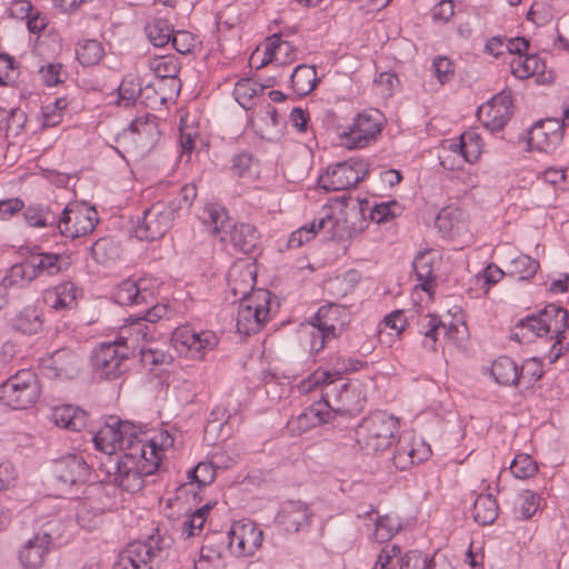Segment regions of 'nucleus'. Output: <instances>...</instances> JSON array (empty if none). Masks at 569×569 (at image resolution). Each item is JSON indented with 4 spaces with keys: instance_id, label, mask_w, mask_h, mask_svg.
<instances>
[{
    "instance_id": "obj_1",
    "label": "nucleus",
    "mask_w": 569,
    "mask_h": 569,
    "mask_svg": "<svg viewBox=\"0 0 569 569\" xmlns=\"http://www.w3.org/2000/svg\"><path fill=\"white\" fill-rule=\"evenodd\" d=\"M173 446V438L167 430H160L146 441H136L129 451L122 453L109 472L111 482L122 493L134 496L144 487V478L154 473L166 452Z\"/></svg>"
},
{
    "instance_id": "obj_2",
    "label": "nucleus",
    "mask_w": 569,
    "mask_h": 569,
    "mask_svg": "<svg viewBox=\"0 0 569 569\" xmlns=\"http://www.w3.org/2000/svg\"><path fill=\"white\" fill-rule=\"evenodd\" d=\"M197 197L196 187L186 184L179 197L166 201L152 203L142 213L134 227V234L141 240H157L162 238L171 228L176 213L179 210L189 209Z\"/></svg>"
},
{
    "instance_id": "obj_3",
    "label": "nucleus",
    "mask_w": 569,
    "mask_h": 569,
    "mask_svg": "<svg viewBox=\"0 0 569 569\" xmlns=\"http://www.w3.org/2000/svg\"><path fill=\"white\" fill-rule=\"evenodd\" d=\"M568 312L556 305H549L536 315L520 320L516 327L515 336L531 340L532 338L547 337L556 342L569 339Z\"/></svg>"
},
{
    "instance_id": "obj_4",
    "label": "nucleus",
    "mask_w": 569,
    "mask_h": 569,
    "mask_svg": "<svg viewBox=\"0 0 569 569\" xmlns=\"http://www.w3.org/2000/svg\"><path fill=\"white\" fill-rule=\"evenodd\" d=\"M400 422L386 412H373L362 419L357 428V441L367 453H379L389 449L398 438Z\"/></svg>"
},
{
    "instance_id": "obj_5",
    "label": "nucleus",
    "mask_w": 569,
    "mask_h": 569,
    "mask_svg": "<svg viewBox=\"0 0 569 569\" xmlns=\"http://www.w3.org/2000/svg\"><path fill=\"white\" fill-rule=\"evenodd\" d=\"M383 121V114L379 110H363L352 119L349 126L337 128V142L348 150L363 149L377 140Z\"/></svg>"
},
{
    "instance_id": "obj_6",
    "label": "nucleus",
    "mask_w": 569,
    "mask_h": 569,
    "mask_svg": "<svg viewBox=\"0 0 569 569\" xmlns=\"http://www.w3.org/2000/svg\"><path fill=\"white\" fill-rule=\"evenodd\" d=\"M170 343L178 357L189 361H203L218 347L219 337L212 330L183 325L172 331Z\"/></svg>"
},
{
    "instance_id": "obj_7",
    "label": "nucleus",
    "mask_w": 569,
    "mask_h": 569,
    "mask_svg": "<svg viewBox=\"0 0 569 569\" xmlns=\"http://www.w3.org/2000/svg\"><path fill=\"white\" fill-rule=\"evenodd\" d=\"M271 293L266 289H257L246 298H241L237 312V330L250 336L259 332L270 320Z\"/></svg>"
},
{
    "instance_id": "obj_8",
    "label": "nucleus",
    "mask_w": 569,
    "mask_h": 569,
    "mask_svg": "<svg viewBox=\"0 0 569 569\" xmlns=\"http://www.w3.org/2000/svg\"><path fill=\"white\" fill-rule=\"evenodd\" d=\"M39 396L38 378L31 370H20L0 386V400L16 410L31 407Z\"/></svg>"
},
{
    "instance_id": "obj_9",
    "label": "nucleus",
    "mask_w": 569,
    "mask_h": 569,
    "mask_svg": "<svg viewBox=\"0 0 569 569\" xmlns=\"http://www.w3.org/2000/svg\"><path fill=\"white\" fill-rule=\"evenodd\" d=\"M138 436L137 428L128 421H121L116 417L109 420L94 433L93 442L97 450L112 456L118 451H129V446L136 441H146Z\"/></svg>"
},
{
    "instance_id": "obj_10",
    "label": "nucleus",
    "mask_w": 569,
    "mask_h": 569,
    "mask_svg": "<svg viewBox=\"0 0 569 569\" xmlns=\"http://www.w3.org/2000/svg\"><path fill=\"white\" fill-rule=\"evenodd\" d=\"M339 417L356 416L360 413L367 402L366 385L352 379L346 382H333L325 393Z\"/></svg>"
},
{
    "instance_id": "obj_11",
    "label": "nucleus",
    "mask_w": 569,
    "mask_h": 569,
    "mask_svg": "<svg viewBox=\"0 0 569 569\" xmlns=\"http://www.w3.org/2000/svg\"><path fill=\"white\" fill-rule=\"evenodd\" d=\"M227 537L231 555L236 558H248L261 548L263 531L251 520H239L231 523Z\"/></svg>"
},
{
    "instance_id": "obj_12",
    "label": "nucleus",
    "mask_w": 569,
    "mask_h": 569,
    "mask_svg": "<svg viewBox=\"0 0 569 569\" xmlns=\"http://www.w3.org/2000/svg\"><path fill=\"white\" fill-rule=\"evenodd\" d=\"M368 173V164L361 159H349L323 172L318 184L326 191H339L355 187Z\"/></svg>"
},
{
    "instance_id": "obj_13",
    "label": "nucleus",
    "mask_w": 569,
    "mask_h": 569,
    "mask_svg": "<svg viewBox=\"0 0 569 569\" xmlns=\"http://www.w3.org/2000/svg\"><path fill=\"white\" fill-rule=\"evenodd\" d=\"M129 352L117 340L102 342L92 353V367L94 375L100 379H117L124 371V361Z\"/></svg>"
},
{
    "instance_id": "obj_14",
    "label": "nucleus",
    "mask_w": 569,
    "mask_h": 569,
    "mask_svg": "<svg viewBox=\"0 0 569 569\" xmlns=\"http://www.w3.org/2000/svg\"><path fill=\"white\" fill-rule=\"evenodd\" d=\"M436 228L442 238L458 243H468L472 239L470 216L457 204L443 207L436 217Z\"/></svg>"
},
{
    "instance_id": "obj_15",
    "label": "nucleus",
    "mask_w": 569,
    "mask_h": 569,
    "mask_svg": "<svg viewBox=\"0 0 569 569\" xmlns=\"http://www.w3.org/2000/svg\"><path fill=\"white\" fill-rule=\"evenodd\" d=\"M98 222V213L94 208L87 204H68L59 220L58 228L67 238H79L93 231Z\"/></svg>"
},
{
    "instance_id": "obj_16",
    "label": "nucleus",
    "mask_w": 569,
    "mask_h": 569,
    "mask_svg": "<svg viewBox=\"0 0 569 569\" xmlns=\"http://www.w3.org/2000/svg\"><path fill=\"white\" fill-rule=\"evenodd\" d=\"M124 136L131 141L139 153H147L152 150L160 140V121L158 117L149 112L138 114L131 120L124 131Z\"/></svg>"
},
{
    "instance_id": "obj_17",
    "label": "nucleus",
    "mask_w": 569,
    "mask_h": 569,
    "mask_svg": "<svg viewBox=\"0 0 569 569\" xmlns=\"http://www.w3.org/2000/svg\"><path fill=\"white\" fill-rule=\"evenodd\" d=\"M53 475L66 490L84 485L91 475V469L80 455H67L53 463Z\"/></svg>"
},
{
    "instance_id": "obj_18",
    "label": "nucleus",
    "mask_w": 569,
    "mask_h": 569,
    "mask_svg": "<svg viewBox=\"0 0 569 569\" xmlns=\"http://www.w3.org/2000/svg\"><path fill=\"white\" fill-rule=\"evenodd\" d=\"M52 537L47 531H38L20 547L18 559L24 569L41 568L52 549Z\"/></svg>"
},
{
    "instance_id": "obj_19",
    "label": "nucleus",
    "mask_w": 569,
    "mask_h": 569,
    "mask_svg": "<svg viewBox=\"0 0 569 569\" xmlns=\"http://www.w3.org/2000/svg\"><path fill=\"white\" fill-rule=\"evenodd\" d=\"M562 140V127L556 119L536 122L528 132V146L531 150L550 152Z\"/></svg>"
},
{
    "instance_id": "obj_20",
    "label": "nucleus",
    "mask_w": 569,
    "mask_h": 569,
    "mask_svg": "<svg viewBox=\"0 0 569 569\" xmlns=\"http://www.w3.org/2000/svg\"><path fill=\"white\" fill-rule=\"evenodd\" d=\"M512 100L510 93L500 92L479 109V116L491 131L501 130L511 116Z\"/></svg>"
},
{
    "instance_id": "obj_21",
    "label": "nucleus",
    "mask_w": 569,
    "mask_h": 569,
    "mask_svg": "<svg viewBox=\"0 0 569 569\" xmlns=\"http://www.w3.org/2000/svg\"><path fill=\"white\" fill-rule=\"evenodd\" d=\"M350 320L348 310L339 305H326L319 308L316 315L317 335H325V337L336 338L345 330Z\"/></svg>"
},
{
    "instance_id": "obj_22",
    "label": "nucleus",
    "mask_w": 569,
    "mask_h": 569,
    "mask_svg": "<svg viewBox=\"0 0 569 569\" xmlns=\"http://www.w3.org/2000/svg\"><path fill=\"white\" fill-rule=\"evenodd\" d=\"M431 449L422 439L405 436L400 439L393 455V463L400 470H406L416 463L427 460Z\"/></svg>"
},
{
    "instance_id": "obj_23",
    "label": "nucleus",
    "mask_w": 569,
    "mask_h": 569,
    "mask_svg": "<svg viewBox=\"0 0 569 569\" xmlns=\"http://www.w3.org/2000/svg\"><path fill=\"white\" fill-rule=\"evenodd\" d=\"M257 268L253 261L240 259L228 273V286L234 297L246 298L252 293L256 284Z\"/></svg>"
},
{
    "instance_id": "obj_24",
    "label": "nucleus",
    "mask_w": 569,
    "mask_h": 569,
    "mask_svg": "<svg viewBox=\"0 0 569 569\" xmlns=\"http://www.w3.org/2000/svg\"><path fill=\"white\" fill-rule=\"evenodd\" d=\"M79 357L68 349L57 350L49 359L43 360L42 369L49 378L70 379L79 370Z\"/></svg>"
},
{
    "instance_id": "obj_25",
    "label": "nucleus",
    "mask_w": 569,
    "mask_h": 569,
    "mask_svg": "<svg viewBox=\"0 0 569 569\" xmlns=\"http://www.w3.org/2000/svg\"><path fill=\"white\" fill-rule=\"evenodd\" d=\"M259 232L254 226L249 223H232L228 230H223L220 241L230 243L241 252L251 253L259 242Z\"/></svg>"
},
{
    "instance_id": "obj_26",
    "label": "nucleus",
    "mask_w": 569,
    "mask_h": 569,
    "mask_svg": "<svg viewBox=\"0 0 569 569\" xmlns=\"http://www.w3.org/2000/svg\"><path fill=\"white\" fill-rule=\"evenodd\" d=\"M152 327L143 321V318H129L120 327L119 336L116 339L122 347L128 348V352L140 349L141 342L152 340Z\"/></svg>"
},
{
    "instance_id": "obj_27",
    "label": "nucleus",
    "mask_w": 569,
    "mask_h": 569,
    "mask_svg": "<svg viewBox=\"0 0 569 569\" xmlns=\"http://www.w3.org/2000/svg\"><path fill=\"white\" fill-rule=\"evenodd\" d=\"M298 51L289 41L282 40L280 34H272L266 39L263 43V58L260 66L276 63L278 66H287L297 59Z\"/></svg>"
},
{
    "instance_id": "obj_28",
    "label": "nucleus",
    "mask_w": 569,
    "mask_h": 569,
    "mask_svg": "<svg viewBox=\"0 0 569 569\" xmlns=\"http://www.w3.org/2000/svg\"><path fill=\"white\" fill-rule=\"evenodd\" d=\"M152 548L146 542L129 543L119 555L113 569H151Z\"/></svg>"
},
{
    "instance_id": "obj_29",
    "label": "nucleus",
    "mask_w": 569,
    "mask_h": 569,
    "mask_svg": "<svg viewBox=\"0 0 569 569\" xmlns=\"http://www.w3.org/2000/svg\"><path fill=\"white\" fill-rule=\"evenodd\" d=\"M440 261L438 251L429 249L420 251L413 261L415 273L418 280V286L429 296L432 295L435 287V269Z\"/></svg>"
},
{
    "instance_id": "obj_30",
    "label": "nucleus",
    "mask_w": 569,
    "mask_h": 569,
    "mask_svg": "<svg viewBox=\"0 0 569 569\" xmlns=\"http://www.w3.org/2000/svg\"><path fill=\"white\" fill-rule=\"evenodd\" d=\"M446 148L459 154L465 162L476 163L483 151V141L476 130L470 129L461 133L459 139L448 141Z\"/></svg>"
},
{
    "instance_id": "obj_31",
    "label": "nucleus",
    "mask_w": 569,
    "mask_h": 569,
    "mask_svg": "<svg viewBox=\"0 0 569 569\" xmlns=\"http://www.w3.org/2000/svg\"><path fill=\"white\" fill-rule=\"evenodd\" d=\"M278 520L284 530L297 532L310 525L311 512L306 503L289 501L282 506Z\"/></svg>"
},
{
    "instance_id": "obj_32",
    "label": "nucleus",
    "mask_w": 569,
    "mask_h": 569,
    "mask_svg": "<svg viewBox=\"0 0 569 569\" xmlns=\"http://www.w3.org/2000/svg\"><path fill=\"white\" fill-rule=\"evenodd\" d=\"M50 420L57 427L69 431H81L86 428L87 412L72 405H60L51 409Z\"/></svg>"
},
{
    "instance_id": "obj_33",
    "label": "nucleus",
    "mask_w": 569,
    "mask_h": 569,
    "mask_svg": "<svg viewBox=\"0 0 569 569\" xmlns=\"http://www.w3.org/2000/svg\"><path fill=\"white\" fill-rule=\"evenodd\" d=\"M43 301L56 311L70 310L77 305V288L70 281L61 282L43 291Z\"/></svg>"
},
{
    "instance_id": "obj_34",
    "label": "nucleus",
    "mask_w": 569,
    "mask_h": 569,
    "mask_svg": "<svg viewBox=\"0 0 569 569\" xmlns=\"http://www.w3.org/2000/svg\"><path fill=\"white\" fill-rule=\"evenodd\" d=\"M511 73L519 79L541 74L545 62L537 54H516L508 61Z\"/></svg>"
},
{
    "instance_id": "obj_35",
    "label": "nucleus",
    "mask_w": 569,
    "mask_h": 569,
    "mask_svg": "<svg viewBox=\"0 0 569 569\" xmlns=\"http://www.w3.org/2000/svg\"><path fill=\"white\" fill-rule=\"evenodd\" d=\"M214 478L216 470L213 465L209 462H199L192 470L189 471V482L180 487V493H193L194 499L200 501L201 499L198 498V493L194 492V489L210 485Z\"/></svg>"
},
{
    "instance_id": "obj_36",
    "label": "nucleus",
    "mask_w": 569,
    "mask_h": 569,
    "mask_svg": "<svg viewBox=\"0 0 569 569\" xmlns=\"http://www.w3.org/2000/svg\"><path fill=\"white\" fill-rule=\"evenodd\" d=\"M336 381V375L331 370L319 368L302 379L297 387L300 393L307 395L319 391L321 397H325V393Z\"/></svg>"
},
{
    "instance_id": "obj_37",
    "label": "nucleus",
    "mask_w": 569,
    "mask_h": 569,
    "mask_svg": "<svg viewBox=\"0 0 569 569\" xmlns=\"http://www.w3.org/2000/svg\"><path fill=\"white\" fill-rule=\"evenodd\" d=\"M361 276L356 270H348L342 274L330 278L326 281L325 288L333 298H343L356 289Z\"/></svg>"
},
{
    "instance_id": "obj_38",
    "label": "nucleus",
    "mask_w": 569,
    "mask_h": 569,
    "mask_svg": "<svg viewBox=\"0 0 569 569\" xmlns=\"http://www.w3.org/2000/svg\"><path fill=\"white\" fill-rule=\"evenodd\" d=\"M317 231L322 232L326 238L341 237L345 229V221L341 219V210L336 208L323 209L319 218L313 219Z\"/></svg>"
},
{
    "instance_id": "obj_39",
    "label": "nucleus",
    "mask_w": 569,
    "mask_h": 569,
    "mask_svg": "<svg viewBox=\"0 0 569 569\" xmlns=\"http://www.w3.org/2000/svg\"><path fill=\"white\" fill-rule=\"evenodd\" d=\"M498 503L491 493L479 495L472 508V517L479 525H491L498 517Z\"/></svg>"
},
{
    "instance_id": "obj_40",
    "label": "nucleus",
    "mask_w": 569,
    "mask_h": 569,
    "mask_svg": "<svg viewBox=\"0 0 569 569\" xmlns=\"http://www.w3.org/2000/svg\"><path fill=\"white\" fill-rule=\"evenodd\" d=\"M491 376L503 386H515L519 382V368L509 357H499L491 365Z\"/></svg>"
},
{
    "instance_id": "obj_41",
    "label": "nucleus",
    "mask_w": 569,
    "mask_h": 569,
    "mask_svg": "<svg viewBox=\"0 0 569 569\" xmlns=\"http://www.w3.org/2000/svg\"><path fill=\"white\" fill-rule=\"evenodd\" d=\"M292 89L299 96L310 93L317 83V71L315 67L301 64L298 66L291 74Z\"/></svg>"
},
{
    "instance_id": "obj_42",
    "label": "nucleus",
    "mask_w": 569,
    "mask_h": 569,
    "mask_svg": "<svg viewBox=\"0 0 569 569\" xmlns=\"http://www.w3.org/2000/svg\"><path fill=\"white\" fill-rule=\"evenodd\" d=\"M36 278V271L32 263L30 262V259L28 258L23 262L12 266L2 279V282L7 286V288L24 287Z\"/></svg>"
},
{
    "instance_id": "obj_43",
    "label": "nucleus",
    "mask_w": 569,
    "mask_h": 569,
    "mask_svg": "<svg viewBox=\"0 0 569 569\" xmlns=\"http://www.w3.org/2000/svg\"><path fill=\"white\" fill-rule=\"evenodd\" d=\"M103 56L104 48L102 43L97 40L86 39L79 41L76 47V57L84 67L99 63Z\"/></svg>"
},
{
    "instance_id": "obj_44",
    "label": "nucleus",
    "mask_w": 569,
    "mask_h": 569,
    "mask_svg": "<svg viewBox=\"0 0 569 569\" xmlns=\"http://www.w3.org/2000/svg\"><path fill=\"white\" fill-rule=\"evenodd\" d=\"M13 327L23 333H37L42 327L40 311L34 306H27L13 319Z\"/></svg>"
},
{
    "instance_id": "obj_45",
    "label": "nucleus",
    "mask_w": 569,
    "mask_h": 569,
    "mask_svg": "<svg viewBox=\"0 0 569 569\" xmlns=\"http://www.w3.org/2000/svg\"><path fill=\"white\" fill-rule=\"evenodd\" d=\"M402 528L401 520L397 516L386 515L377 517L375 520V530L372 539L378 542H385L395 537Z\"/></svg>"
},
{
    "instance_id": "obj_46",
    "label": "nucleus",
    "mask_w": 569,
    "mask_h": 569,
    "mask_svg": "<svg viewBox=\"0 0 569 569\" xmlns=\"http://www.w3.org/2000/svg\"><path fill=\"white\" fill-rule=\"evenodd\" d=\"M212 503L208 502L190 515H187L182 522L181 535L186 538L199 535L203 529L207 516L212 509Z\"/></svg>"
},
{
    "instance_id": "obj_47",
    "label": "nucleus",
    "mask_w": 569,
    "mask_h": 569,
    "mask_svg": "<svg viewBox=\"0 0 569 569\" xmlns=\"http://www.w3.org/2000/svg\"><path fill=\"white\" fill-rule=\"evenodd\" d=\"M539 263L537 260L528 254H519L510 261L508 272L519 280H528L537 273Z\"/></svg>"
},
{
    "instance_id": "obj_48",
    "label": "nucleus",
    "mask_w": 569,
    "mask_h": 569,
    "mask_svg": "<svg viewBox=\"0 0 569 569\" xmlns=\"http://www.w3.org/2000/svg\"><path fill=\"white\" fill-rule=\"evenodd\" d=\"M263 88L251 79H241L234 84L233 96L238 103L244 108L250 109L254 97L262 92Z\"/></svg>"
},
{
    "instance_id": "obj_49",
    "label": "nucleus",
    "mask_w": 569,
    "mask_h": 569,
    "mask_svg": "<svg viewBox=\"0 0 569 569\" xmlns=\"http://www.w3.org/2000/svg\"><path fill=\"white\" fill-rule=\"evenodd\" d=\"M540 496L533 491L526 490L519 493L516 502V513L523 520L532 518L540 509Z\"/></svg>"
},
{
    "instance_id": "obj_50",
    "label": "nucleus",
    "mask_w": 569,
    "mask_h": 569,
    "mask_svg": "<svg viewBox=\"0 0 569 569\" xmlns=\"http://www.w3.org/2000/svg\"><path fill=\"white\" fill-rule=\"evenodd\" d=\"M420 332L423 335V346L429 350H436L439 330L442 321L435 315H427L420 320Z\"/></svg>"
},
{
    "instance_id": "obj_51",
    "label": "nucleus",
    "mask_w": 569,
    "mask_h": 569,
    "mask_svg": "<svg viewBox=\"0 0 569 569\" xmlns=\"http://www.w3.org/2000/svg\"><path fill=\"white\" fill-rule=\"evenodd\" d=\"M232 172L247 181H254L259 178V163L250 154L234 157Z\"/></svg>"
},
{
    "instance_id": "obj_52",
    "label": "nucleus",
    "mask_w": 569,
    "mask_h": 569,
    "mask_svg": "<svg viewBox=\"0 0 569 569\" xmlns=\"http://www.w3.org/2000/svg\"><path fill=\"white\" fill-rule=\"evenodd\" d=\"M171 24L162 19H157L147 26V34L154 47H164L172 38Z\"/></svg>"
},
{
    "instance_id": "obj_53",
    "label": "nucleus",
    "mask_w": 569,
    "mask_h": 569,
    "mask_svg": "<svg viewBox=\"0 0 569 569\" xmlns=\"http://www.w3.org/2000/svg\"><path fill=\"white\" fill-rule=\"evenodd\" d=\"M150 69L161 79H174L179 72V66L174 57L163 56L150 60Z\"/></svg>"
},
{
    "instance_id": "obj_54",
    "label": "nucleus",
    "mask_w": 569,
    "mask_h": 569,
    "mask_svg": "<svg viewBox=\"0 0 569 569\" xmlns=\"http://www.w3.org/2000/svg\"><path fill=\"white\" fill-rule=\"evenodd\" d=\"M317 426L333 422L339 415L337 413L333 406L327 397H321L318 401H315L309 408Z\"/></svg>"
},
{
    "instance_id": "obj_55",
    "label": "nucleus",
    "mask_w": 569,
    "mask_h": 569,
    "mask_svg": "<svg viewBox=\"0 0 569 569\" xmlns=\"http://www.w3.org/2000/svg\"><path fill=\"white\" fill-rule=\"evenodd\" d=\"M510 470L516 478L528 479L537 473L538 465L531 456L519 453L510 463Z\"/></svg>"
},
{
    "instance_id": "obj_56",
    "label": "nucleus",
    "mask_w": 569,
    "mask_h": 569,
    "mask_svg": "<svg viewBox=\"0 0 569 569\" xmlns=\"http://www.w3.org/2000/svg\"><path fill=\"white\" fill-rule=\"evenodd\" d=\"M66 98H57L42 107V126L54 127L62 120V112L67 108Z\"/></svg>"
},
{
    "instance_id": "obj_57",
    "label": "nucleus",
    "mask_w": 569,
    "mask_h": 569,
    "mask_svg": "<svg viewBox=\"0 0 569 569\" xmlns=\"http://www.w3.org/2000/svg\"><path fill=\"white\" fill-rule=\"evenodd\" d=\"M196 569H223L224 559L218 550L212 547H202L198 559L194 560Z\"/></svg>"
},
{
    "instance_id": "obj_58",
    "label": "nucleus",
    "mask_w": 569,
    "mask_h": 569,
    "mask_svg": "<svg viewBox=\"0 0 569 569\" xmlns=\"http://www.w3.org/2000/svg\"><path fill=\"white\" fill-rule=\"evenodd\" d=\"M198 138L197 132L191 129L187 123V118H180V158L186 157V161H189L191 153L196 147V139Z\"/></svg>"
},
{
    "instance_id": "obj_59",
    "label": "nucleus",
    "mask_w": 569,
    "mask_h": 569,
    "mask_svg": "<svg viewBox=\"0 0 569 569\" xmlns=\"http://www.w3.org/2000/svg\"><path fill=\"white\" fill-rule=\"evenodd\" d=\"M207 222L212 227L213 232L220 238L223 230H228L231 221L227 211L218 206H208L206 208Z\"/></svg>"
},
{
    "instance_id": "obj_60",
    "label": "nucleus",
    "mask_w": 569,
    "mask_h": 569,
    "mask_svg": "<svg viewBox=\"0 0 569 569\" xmlns=\"http://www.w3.org/2000/svg\"><path fill=\"white\" fill-rule=\"evenodd\" d=\"M138 290L139 305L148 302L160 292L161 281L152 276H144L134 280Z\"/></svg>"
},
{
    "instance_id": "obj_61",
    "label": "nucleus",
    "mask_w": 569,
    "mask_h": 569,
    "mask_svg": "<svg viewBox=\"0 0 569 569\" xmlns=\"http://www.w3.org/2000/svg\"><path fill=\"white\" fill-rule=\"evenodd\" d=\"M91 253L99 263H108L118 258V248L109 239H99L91 247Z\"/></svg>"
},
{
    "instance_id": "obj_62",
    "label": "nucleus",
    "mask_w": 569,
    "mask_h": 569,
    "mask_svg": "<svg viewBox=\"0 0 569 569\" xmlns=\"http://www.w3.org/2000/svg\"><path fill=\"white\" fill-rule=\"evenodd\" d=\"M141 93V84L136 77L129 76L122 80L118 88L119 102L131 106Z\"/></svg>"
},
{
    "instance_id": "obj_63",
    "label": "nucleus",
    "mask_w": 569,
    "mask_h": 569,
    "mask_svg": "<svg viewBox=\"0 0 569 569\" xmlns=\"http://www.w3.org/2000/svg\"><path fill=\"white\" fill-rule=\"evenodd\" d=\"M113 297L119 305H139L138 290L134 280L127 279L118 284L114 289Z\"/></svg>"
},
{
    "instance_id": "obj_64",
    "label": "nucleus",
    "mask_w": 569,
    "mask_h": 569,
    "mask_svg": "<svg viewBox=\"0 0 569 569\" xmlns=\"http://www.w3.org/2000/svg\"><path fill=\"white\" fill-rule=\"evenodd\" d=\"M543 375V365L537 358H530L523 361L519 369V381L531 385L538 381Z\"/></svg>"
}]
</instances>
